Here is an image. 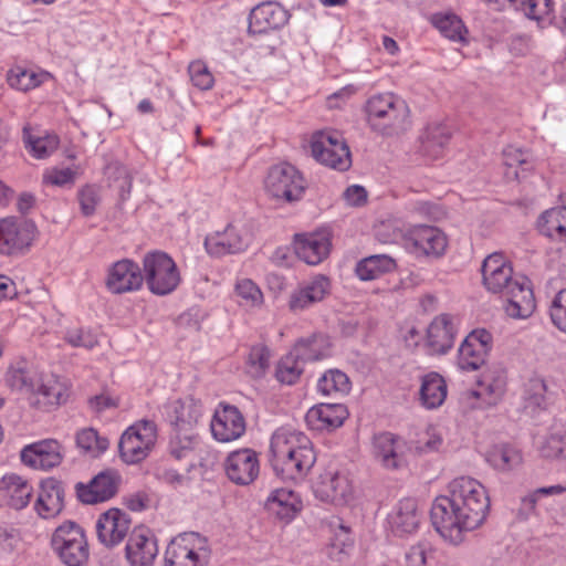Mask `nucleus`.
I'll return each mask as SVG.
<instances>
[{"mask_svg": "<svg viewBox=\"0 0 566 566\" xmlns=\"http://www.w3.org/2000/svg\"><path fill=\"white\" fill-rule=\"evenodd\" d=\"M75 175V170L70 167H52L45 169L42 176V180L45 185L64 187L74 184Z\"/></svg>", "mask_w": 566, "mask_h": 566, "instance_id": "nucleus-59", "label": "nucleus"}, {"mask_svg": "<svg viewBox=\"0 0 566 566\" xmlns=\"http://www.w3.org/2000/svg\"><path fill=\"white\" fill-rule=\"evenodd\" d=\"M271 465L275 474L285 481H302L316 462V453L303 432L279 428L270 442Z\"/></svg>", "mask_w": 566, "mask_h": 566, "instance_id": "nucleus-2", "label": "nucleus"}, {"mask_svg": "<svg viewBox=\"0 0 566 566\" xmlns=\"http://www.w3.org/2000/svg\"><path fill=\"white\" fill-rule=\"evenodd\" d=\"M539 454L548 460L566 462V432H552L538 446Z\"/></svg>", "mask_w": 566, "mask_h": 566, "instance_id": "nucleus-52", "label": "nucleus"}, {"mask_svg": "<svg viewBox=\"0 0 566 566\" xmlns=\"http://www.w3.org/2000/svg\"><path fill=\"white\" fill-rule=\"evenodd\" d=\"M203 407L200 400L186 397L169 402L166 416L176 432H191L202 417Z\"/></svg>", "mask_w": 566, "mask_h": 566, "instance_id": "nucleus-30", "label": "nucleus"}, {"mask_svg": "<svg viewBox=\"0 0 566 566\" xmlns=\"http://www.w3.org/2000/svg\"><path fill=\"white\" fill-rule=\"evenodd\" d=\"M332 292V282L328 276L316 274L300 283L290 294L289 308L294 312H303L325 301Z\"/></svg>", "mask_w": 566, "mask_h": 566, "instance_id": "nucleus-19", "label": "nucleus"}, {"mask_svg": "<svg viewBox=\"0 0 566 566\" xmlns=\"http://www.w3.org/2000/svg\"><path fill=\"white\" fill-rule=\"evenodd\" d=\"M502 295L506 297L504 310L511 318L525 319L535 311L536 302L533 290L530 281L523 275H517L512 286Z\"/></svg>", "mask_w": 566, "mask_h": 566, "instance_id": "nucleus-26", "label": "nucleus"}, {"mask_svg": "<svg viewBox=\"0 0 566 566\" xmlns=\"http://www.w3.org/2000/svg\"><path fill=\"white\" fill-rule=\"evenodd\" d=\"M157 555V539L151 531L145 526L135 527L125 546L129 566H151Z\"/></svg>", "mask_w": 566, "mask_h": 566, "instance_id": "nucleus-23", "label": "nucleus"}, {"mask_svg": "<svg viewBox=\"0 0 566 566\" xmlns=\"http://www.w3.org/2000/svg\"><path fill=\"white\" fill-rule=\"evenodd\" d=\"M22 140L25 149L36 159H45L59 147L60 139L55 134H34L29 126L22 130Z\"/></svg>", "mask_w": 566, "mask_h": 566, "instance_id": "nucleus-40", "label": "nucleus"}, {"mask_svg": "<svg viewBox=\"0 0 566 566\" xmlns=\"http://www.w3.org/2000/svg\"><path fill=\"white\" fill-rule=\"evenodd\" d=\"M223 469L232 483L240 486L250 485L260 474L259 453L251 448L231 451L224 460Z\"/></svg>", "mask_w": 566, "mask_h": 566, "instance_id": "nucleus-14", "label": "nucleus"}, {"mask_svg": "<svg viewBox=\"0 0 566 566\" xmlns=\"http://www.w3.org/2000/svg\"><path fill=\"white\" fill-rule=\"evenodd\" d=\"M313 492L317 500L333 505H347L354 500L352 480L344 472L326 470L313 484Z\"/></svg>", "mask_w": 566, "mask_h": 566, "instance_id": "nucleus-12", "label": "nucleus"}, {"mask_svg": "<svg viewBox=\"0 0 566 566\" xmlns=\"http://www.w3.org/2000/svg\"><path fill=\"white\" fill-rule=\"evenodd\" d=\"M317 390L324 396L346 395L350 390V380L344 371L329 369L318 379Z\"/></svg>", "mask_w": 566, "mask_h": 566, "instance_id": "nucleus-48", "label": "nucleus"}, {"mask_svg": "<svg viewBox=\"0 0 566 566\" xmlns=\"http://www.w3.org/2000/svg\"><path fill=\"white\" fill-rule=\"evenodd\" d=\"M332 344L323 334H314L307 338H301L294 345V349L304 361L319 360L331 354Z\"/></svg>", "mask_w": 566, "mask_h": 566, "instance_id": "nucleus-44", "label": "nucleus"}, {"mask_svg": "<svg viewBox=\"0 0 566 566\" xmlns=\"http://www.w3.org/2000/svg\"><path fill=\"white\" fill-rule=\"evenodd\" d=\"M448 489L449 495H440L433 501L430 516L440 536L450 544L459 545L468 532L485 522L490 497L484 485L470 476L452 480Z\"/></svg>", "mask_w": 566, "mask_h": 566, "instance_id": "nucleus-1", "label": "nucleus"}, {"mask_svg": "<svg viewBox=\"0 0 566 566\" xmlns=\"http://www.w3.org/2000/svg\"><path fill=\"white\" fill-rule=\"evenodd\" d=\"M199 443V438L192 432H177L170 441V453L177 459H185L191 455Z\"/></svg>", "mask_w": 566, "mask_h": 566, "instance_id": "nucleus-56", "label": "nucleus"}, {"mask_svg": "<svg viewBox=\"0 0 566 566\" xmlns=\"http://www.w3.org/2000/svg\"><path fill=\"white\" fill-rule=\"evenodd\" d=\"M249 233L235 223H230L223 232L207 235L206 251L213 256L243 251L249 244Z\"/></svg>", "mask_w": 566, "mask_h": 566, "instance_id": "nucleus-28", "label": "nucleus"}, {"mask_svg": "<svg viewBox=\"0 0 566 566\" xmlns=\"http://www.w3.org/2000/svg\"><path fill=\"white\" fill-rule=\"evenodd\" d=\"M331 235L326 231L296 234L294 250L296 255L310 265H317L331 251Z\"/></svg>", "mask_w": 566, "mask_h": 566, "instance_id": "nucleus-31", "label": "nucleus"}, {"mask_svg": "<svg viewBox=\"0 0 566 566\" xmlns=\"http://www.w3.org/2000/svg\"><path fill=\"white\" fill-rule=\"evenodd\" d=\"M157 439L154 421L140 420L127 428L119 440V455L127 464H136L145 460Z\"/></svg>", "mask_w": 566, "mask_h": 566, "instance_id": "nucleus-8", "label": "nucleus"}, {"mask_svg": "<svg viewBox=\"0 0 566 566\" xmlns=\"http://www.w3.org/2000/svg\"><path fill=\"white\" fill-rule=\"evenodd\" d=\"M234 294L238 303L247 308L260 307L263 304V293L250 279H240L235 283Z\"/></svg>", "mask_w": 566, "mask_h": 566, "instance_id": "nucleus-51", "label": "nucleus"}, {"mask_svg": "<svg viewBox=\"0 0 566 566\" xmlns=\"http://www.w3.org/2000/svg\"><path fill=\"white\" fill-rule=\"evenodd\" d=\"M130 524L132 520L126 512L112 507L97 518V538L105 547H115L127 536Z\"/></svg>", "mask_w": 566, "mask_h": 566, "instance_id": "nucleus-25", "label": "nucleus"}, {"mask_svg": "<svg viewBox=\"0 0 566 566\" xmlns=\"http://www.w3.org/2000/svg\"><path fill=\"white\" fill-rule=\"evenodd\" d=\"M71 385L57 375H39L35 390L30 400L38 408L50 410L65 403L70 397Z\"/></svg>", "mask_w": 566, "mask_h": 566, "instance_id": "nucleus-22", "label": "nucleus"}, {"mask_svg": "<svg viewBox=\"0 0 566 566\" xmlns=\"http://www.w3.org/2000/svg\"><path fill=\"white\" fill-rule=\"evenodd\" d=\"M430 548L426 544H417L406 553V566H429L428 554Z\"/></svg>", "mask_w": 566, "mask_h": 566, "instance_id": "nucleus-63", "label": "nucleus"}, {"mask_svg": "<svg viewBox=\"0 0 566 566\" xmlns=\"http://www.w3.org/2000/svg\"><path fill=\"white\" fill-rule=\"evenodd\" d=\"M108 440L93 428H84L76 433V446L85 453L97 457L108 448Z\"/></svg>", "mask_w": 566, "mask_h": 566, "instance_id": "nucleus-53", "label": "nucleus"}, {"mask_svg": "<svg viewBox=\"0 0 566 566\" xmlns=\"http://www.w3.org/2000/svg\"><path fill=\"white\" fill-rule=\"evenodd\" d=\"M39 375L32 369L11 366L6 374V382L12 390L25 392L31 398L33 390H35Z\"/></svg>", "mask_w": 566, "mask_h": 566, "instance_id": "nucleus-47", "label": "nucleus"}, {"mask_svg": "<svg viewBox=\"0 0 566 566\" xmlns=\"http://www.w3.org/2000/svg\"><path fill=\"white\" fill-rule=\"evenodd\" d=\"M210 558L207 537L185 532L174 537L165 552L166 566H206Z\"/></svg>", "mask_w": 566, "mask_h": 566, "instance_id": "nucleus-7", "label": "nucleus"}, {"mask_svg": "<svg viewBox=\"0 0 566 566\" xmlns=\"http://www.w3.org/2000/svg\"><path fill=\"white\" fill-rule=\"evenodd\" d=\"M485 460L493 470L500 473H510L522 467L524 455L516 444L502 442L488 450Z\"/></svg>", "mask_w": 566, "mask_h": 566, "instance_id": "nucleus-35", "label": "nucleus"}, {"mask_svg": "<svg viewBox=\"0 0 566 566\" xmlns=\"http://www.w3.org/2000/svg\"><path fill=\"white\" fill-rule=\"evenodd\" d=\"M268 505L281 518L292 520L301 511L302 502L292 490L276 489L268 497Z\"/></svg>", "mask_w": 566, "mask_h": 566, "instance_id": "nucleus-43", "label": "nucleus"}, {"mask_svg": "<svg viewBox=\"0 0 566 566\" xmlns=\"http://www.w3.org/2000/svg\"><path fill=\"white\" fill-rule=\"evenodd\" d=\"M459 318L442 313L437 315L427 328L424 345L430 355L447 354L453 346L458 333Z\"/></svg>", "mask_w": 566, "mask_h": 566, "instance_id": "nucleus-20", "label": "nucleus"}, {"mask_svg": "<svg viewBox=\"0 0 566 566\" xmlns=\"http://www.w3.org/2000/svg\"><path fill=\"white\" fill-rule=\"evenodd\" d=\"M402 240L405 248L416 256L439 259L448 249V237L434 226H413L405 231Z\"/></svg>", "mask_w": 566, "mask_h": 566, "instance_id": "nucleus-10", "label": "nucleus"}, {"mask_svg": "<svg viewBox=\"0 0 566 566\" xmlns=\"http://www.w3.org/2000/svg\"><path fill=\"white\" fill-rule=\"evenodd\" d=\"M364 112L369 127L384 136L398 135L410 125L408 104L394 93L371 95L365 103Z\"/></svg>", "mask_w": 566, "mask_h": 566, "instance_id": "nucleus-3", "label": "nucleus"}, {"mask_svg": "<svg viewBox=\"0 0 566 566\" xmlns=\"http://www.w3.org/2000/svg\"><path fill=\"white\" fill-rule=\"evenodd\" d=\"M270 350L265 346L258 345L251 348L248 363L255 376H262L265 373L270 366Z\"/></svg>", "mask_w": 566, "mask_h": 566, "instance_id": "nucleus-61", "label": "nucleus"}, {"mask_svg": "<svg viewBox=\"0 0 566 566\" xmlns=\"http://www.w3.org/2000/svg\"><path fill=\"white\" fill-rule=\"evenodd\" d=\"M32 494L33 488L29 481L15 473L6 474L0 479V501L15 510L25 507Z\"/></svg>", "mask_w": 566, "mask_h": 566, "instance_id": "nucleus-34", "label": "nucleus"}, {"mask_svg": "<svg viewBox=\"0 0 566 566\" xmlns=\"http://www.w3.org/2000/svg\"><path fill=\"white\" fill-rule=\"evenodd\" d=\"M104 284L115 295L137 292L144 284L142 268L130 259L118 260L107 268Z\"/></svg>", "mask_w": 566, "mask_h": 566, "instance_id": "nucleus-13", "label": "nucleus"}, {"mask_svg": "<svg viewBox=\"0 0 566 566\" xmlns=\"http://www.w3.org/2000/svg\"><path fill=\"white\" fill-rule=\"evenodd\" d=\"M485 2L494 10L513 8L536 21L549 18L553 12L551 0H485Z\"/></svg>", "mask_w": 566, "mask_h": 566, "instance_id": "nucleus-37", "label": "nucleus"}, {"mask_svg": "<svg viewBox=\"0 0 566 566\" xmlns=\"http://www.w3.org/2000/svg\"><path fill=\"white\" fill-rule=\"evenodd\" d=\"M493 337L484 328L472 331L458 350L457 365L463 371L478 370L492 348Z\"/></svg>", "mask_w": 566, "mask_h": 566, "instance_id": "nucleus-15", "label": "nucleus"}, {"mask_svg": "<svg viewBox=\"0 0 566 566\" xmlns=\"http://www.w3.org/2000/svg\"><path fill=\"white\" fill-rule=\"evenodd\" d=\"M157 479L172 488H179L188 482V478L185 474H180L175 469L159 468L156 472Z\"/></svg>", "mask_w": 566, "mask_h": 566, "instance_id": "nucleus-64", "label": "nucleus"}, {"mask_svg": "<svg viewBox=\"0 0 566 566\" xmlns=\"http://www.w3.org/2000/svg\"><path fill=\"white\" fill-rule=\"evenodd\" d=\"M63 458V447L56 439H43L27 444L20 452V459L24 465L41 471L59 467Z\"/></svg>", "mask_w": 566, "mask_h": 566, "instance_id": "nucleus-16", "label": "nucleus"}, {"mask_svg": "<svg viewBox=\"0 0 566 566\" xmlns=\"http://www.w3.org/2000/svg\"><path fill=\"white\" fill-rule=\"evenodd\" d=\"M436 28L452 41H464L467 29L462 20L455 14H437L433 18Z\"/></svg>", "mask_w": 566, "mask_h": 566, "instance_id": "nucleus-54", "label": "nucleus"}, {"mask_svg": "<svg viewBox=\"0 0 566 566\" xmlns=\"http://www.w3.org/2000/svg\"><path fill=\"white\" fill-rule=\"evenodd\" d=\"M503 163L507 168L506 176L512 179H520L524 171L532 169L528 155L522 149L509 146L503 150Z\"/></svg>", "mask_w": 566, "mask_h": 566, "instance_id": "nucleus-50", "label": "nucleus"}, {"mask_svg": "<svg viewBox=\"0 0 566 566\" xmlns=\"http://www.w3.org/2000/svg\"><path fill=\"white\" fill-rule=\"evenodd\" d=\"M311 151L316 161L332 169L346 171L352 166L349 147L338 130L315 132L311 138Z\"/></svg>", "mask_w": 566, "mask_h": 566, "instance_id": "nucleus-6", "label": "nucleus"}, {"mask_svg": "<svg viewBox=\"0 0 566 566\" xmlns=\"http://www.w3.org/2000/svg\"><path fill=\"white\" fill-rule=\"evenodd\" d=\"M506 387V370L501 366H491L481 374L473 396L486 407H493L503 399Z\"/></svg>", "mask_w": 566, "mask_h": 566, "instance_id": "nucleus-29", "label": "nucleus"}, {"mask_svg": "<svg viewBox=\"0 0 566 566\" xmlns=\"http://www.w3.org/2000/svg\"><path fill=\"white\" fill-rule=\"evenodd\" d=\"M562 205L545 210L537 219L538 231L554 240L566 242V193L560 196Z\"/></svg>", "mask_w": 566, "mask_h": 566, "instance_id": "nucleus-36", "label": "nucleus"}, {"mask_svg": "<svg viewBox=\"0 0 566 566\" xmlns=\"http://www.w3.org/2000/svg\"><path fill=\"white\" fill-rule=\"evenodd\" d=\"M452 137L451 128L442 123L428 124L419 136V153L428 159L443 156Z\"/></svg>", "mask_w": 566, "mask_h": 566, "instance_id": "nucleus-33", "label": "nucleus"}, {"mask_svg": "<svg viewBox=\"0 0 566 566\" xmlns=\"http://www.w3.org/2000/svg\"><path fill=\"white\" fill-rule=\"evenodd\" d=\"M481 272L483 286L492 294H502L518 275L514 273L510 260L499 252L484 259Z\"/></svg>", "mask_w": 566, "mask_h": 566, "instance_id": "nucleus-18", "label": "nucleus"}, {"mask_svg": "<svg viewBox=\"0 0 566 566\" xmlns=\"http://www.w3.org/2000/svg\"><path fill=\"white\" fill-rule=\"evenodd\" d=\"M304 360L297 354V352L292 348L290 353L283 356L277 363L275 369V377L281 384L293 385L295 384L303 370H304Z\"/></svg>", "mask_w": 566, "mask_h": 566, "instance_id": "nucleus-46", "label": "nucleus"}, {"mask_svg": "<svg viewBox=\"0 0 566 566\" xmlns=\"http://www.w3.org/2000/svg\"><path fill=\"white\" fill-rule=\"evenodd\" d=\"M188 73L193 86L200 91H209L214 85V76L208 65L201 61H192L188 66Z\"/></svg>", "mask_w": 566, "mask_h": 566, "instance_id": "nucleus-57", "label": "nucleus"}, {"mask_svg": "<svg viewBox=\"0 0 566 566\" xmlns=\"http://www.w3.org/2000/svg\"><path fill=\"white\" fill-rule=\"evenodd\" d=\"M63 338L72 347H84L87 349L94 348L98 343L96 335L91 329L83 327L66 329Z\"/></svg>", "mask_w": 566, "mask_h": 566, "instance_id": "nucleus-58", "label": "nucleus"}, {"mask_svg": "<svg viewBox=\"0 0 566 566\" xmlns=\"http://www.w3.org/2000/svg\"><path fill=\"white\" fill-rule=\"evenodd\" d=\"M78 200L83 214L92 216L99 201L98 189L92 185L83 187L78 192Z\"/></svg>", "mask_w": 566, "mask_h": 566, "instance_id": "nucleus-62", "label": "nucleus"}, {"mask_svg": "<svg viewBox=\"0 0 566 566\" xmlns=\"http://www.w3.org/2000/svg\"><path fill=\"white\" fill-rule=\"evenodd\" d=\"M347 417L348 410L343 403H319L307 410L305 422L311 430L332 431L343 426Z\"/></svg>", "mask_w": 566, "mask_h": 566, "instance_id": "nucleus-32", "label": "nucleus"}, {"mask_svg": "<svg viewBox=\"0 0 566 566\" xmlns=\"http://www.w3.org/2000/svg\"><path fill=\"white\" fill-rule=\"evenodd\" d=\"M419 522L417 504L412 499L401 500L390 516L392 530L401 535L415 532L419 526Z\"/></svg>", "mask_w": 566, "mask_h": 566, "instance_id": "nucleus-41", "label": "nucleus"}, {"mask_svg": "<svg viewBox=\"0 0 566 566\" xmlns=\"http://www.w3.org/2000/svg\"><path fill=\"white\" fill-rule=\"evenodd\" d=\"M547 386L544 379L533 377L528 379L524 388L525 408H543L546 403Z\"/></svg>", "mask_w": 566, "mask_h": 566, "instance_id": "nucleus-55", "label": "nucleus"}, {"mask_svg": "<svg viewBox=\"0 0 566 566\" xmlns=\"http://www.w3.org/2000/svg\"><path fill=\"white\" fill-rule=\"evenodd\" d=\"M120 474L112 469L96 474L88 483H77L76 494L84 504H96L111 500L118 491Z\"/></svg>", "mask_w": 566, "mask_h": 566, "instance_id": "nucleus-21", "label": "nucleus"}, {"mask_svg": "<svg viewBox=\"0 0 566 566\" xmlns=\"http://www.w3.org/2000/svg\"><path fill=\"white\" fill-rule=\"evenodd\" d=\"M447 395V382L440 374L430 371L421 377L419 400L422 407L437 409L444 402Z\"/></svg>", "mask_w": 566, "mask_h": 566, "instance_id": "nucleus-38", "label": "nucleus"}, {"mask_svg": "<svg viewBox=\"0 0 566 566\" xmlns=\"http://www.w3.org/2000/svg\"><path fill=\"white\" fill-rule=\"evenodd\" d=\"M306 181L303 175L289 163H280L269 168L264 178V190L273 200L292 203L303 198Z\"/></svg>", "mask_w": 566, "mask_h": 566, "instance_id": "nucleus-5", "label": "nucleus"}, {"mask_svg": "<svg viewBox=\"0 0 566 566\" xmlns=\"http://www.w3.org/2000/svg\"><path fill=\"white\" fill-rule=\"evenodd\" d=\"M36 227L27 219L6 217L0 219V253L3 255L22 254L35 239Z\"/></svg>", "mask_w": 566, "mask_h": 566, "instance_id": "nucleus-11", "label": "nucleus"}, {"mask_svg": "<svg viewBox=\"0 0 566 566\" xmlns=\"http://www.w3.org/2000/svg\"><path fill=\"white\" fill-rule=\"evenodd\" d=\"M49 77L50 73L48 72H35L22 66H14L7 73V82L9 86L21 92H28L39 87Z\"/></svg>", "mask_w": 566, "mask_h": 566, "instance_id": "nucleus-45", "label": "nucleus"}, {"mask_svg": "<svg viewBox=\"0 0 566 566\" xmlns=\"http://www.w3.org/2000/svg\"><path fill=\"white\" fill-rule=\"evenodd\" d=\"M142 273L148 290L157 296L172 293L181 282L176 262L163 251L155 250L144 255Z\"/></svg>", "mask_w": 566, "mask_h": 566, "instance_id": "nucleus-4", "label": "nucleus"}, {"mask_svg": "<svg viewBox=\"0 0 566 566\" xmlns=\"http://www.w3.org/2000/svg\"><path fill=\"white\" fill-rule=\"evenodd\" d=\"M373 457L385 469L398 470L407 464L406 442L390 432H381L373 439Z\"/></svg>", "mask_w": 566, "mask_h": 566, "instance_id": "nucleus-27", "label": "nucleus"}, {"mask_svg": "<svg viewBox=\"0 0 566 566\" xmlns=\"http://www.w3.org/2000/svg\"><path fill=\"white\" fill-rule=\"evenodd\" d=\"M354 546L350 528L339 523L334 530V536L331 542L328 556L331 559L343 563L349 555Z\"/></svg>", "mask_w": 566, "mask_h": 566, "instance_id": "nucleus-49", "label": "nucleus"}, {"mask_svg": "<svg viewBox=\"0 0 566 566\" xmlns=\"http://www.w3.org/2000/svg\"><path fill=\"white\" fill-rule=\"evenodd\" d=\"M549 316L553 325L566 334V289L560 290L553 298Z\"/></svg>", "mask_w": 566, "mask_h": 566, "instance_id": "nucleus-60", "label": "nucleus"}, {"mask_svg": "<svg viewBox=\"0 0 566 566\" xmlns=\"http://www.w3.org/2000/svg\"><path fill=\"white\" fill-rule=\"evenodd\" d=\"M396 269V262L387 254H375L360 260L355 269L361 281L377 280Z\"/></svg>", "mask_w": 566, "mask_h": 566, "instance_id": "nucleus-42", "label": "nucleus"}, {"mask_svg": "<svg viewBox=\"0 0 566 566\" xmlns=\"http://www.w3.org/2000/svg\"><path fill=\"white\" fill-rule=\"evenodd\" d=\"M63 509V491L60 484L48 479L42 482L35 502V511L43 518H51L57 515Z\"/></svg>", "mask_w": 566, "mask_h": 566, "instance_id": "nucleus-39", "label": "nucleus"}, {"mask_svg": "<svg viewBox=\"0 0 566 566\" xmlns=\"http://www.w3.org/2000/svg\"><path fill=\"white\" fill-rule=\"evenodd\" d=\"M290 18V12L279 2H262L251 10L248 30L252 34L280 30L289 22Z\"/></svg>", "mask_w": 566, "mask_h": 566, "instance_id": "nucleus-24", "label": "nucleus"}, {"mask_svg": "<svg viewBox=\"0 0 566 566\" xmlns=\"http://www.w3.org/2000/svg\"><path fill=\"white\" fill-rule=\"evenodd\" d=\"M52 546L67 566H82L88 558V544L83 528L74 522L60 525L53 536Z\"/></svg>", "mask_w": 566, "mask_h": 566, "instance_id": "nucleus-9", "label": "nucleus"}, {"mask_svg": "<svg viewBox=\"0 0 566 566\" xmlns=\"http://www.w3.org/2000/svg\"><path fill=\"white\" fill-rule=\"evenodd\" d=\"M212 437L219 442H232L240 439L247 429L241 411L232 405L220 403L210 422Z\"/></svg>", "mask_w": 566, "mask_h": 566, "instance_id": "nucleus-17", "label": "nucleus"}]
</instances>
